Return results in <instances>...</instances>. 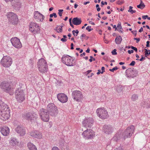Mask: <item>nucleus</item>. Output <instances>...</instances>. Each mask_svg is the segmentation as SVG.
Returning a JSON list of instances; mask_svg holds the SVG:
<instances>
[{
	"label": "nucleus",
	"mask_w": 150,
	"mask_h": 150,
	"mask_svg": "<svg viewBox=\"0 0 150 150\" xmlns=\"http://www.w3.org/2000/svg\"><path fill=\"white\" fill-rule=\"evenodd\" d=\"M8 106L3 103L0 105V119L3 120H8L10 117V112Z\"/></svg>",
	"instance_id": "obj_1"
},
{
	"label": "nucleus",
	"mask_w": 150,
	"mask_h": 150,
	"mask_svg": "<svg viewBox=\"0 0 150 150\" xmlns=\"http://www.w3.org/2000/svg\"><path fill=\"white\" fill-rule=\"evenodd\" d=\"M61 60L62 62L67 66H72L75 64L74 59L67 55H63Z\"/></svg>",
	"instance_id": "obj_2"
},
{
	"label": "nucleus",
	"mask_w": 150,
	"mask_h": 150,
	"mask_svg": "<svg viewBox=\"0 0 150 150\" xmlns=\"http://www.w3.org/2000/svg\"><path fill=\"white\" fill-rule=\"evenodd\" d=\"M38 65L39 70L40 72L44 73L47 71V65L45 60L44 59H40Z\"/></svg>",
	"instance_id": "obj_3"
},
{
	"label": "nucleus",
	"mask_w": 150,
	"mask_h": 150,
	"mask_svg": "<svg viewBox=\"0 0 150 150\" xmlns=\"http://www.w3.org/2000/svg\"><path fill=\"white\" fill-rule=\"evenodd\" d=\"M38 113L40 118L42 121L47 122L49 120V115L46 109L41 108L40 109Z\"/></svg>",
	"instance_id": "obj_4"
},
{
	"label": "nucleus",
	"mask_w": 150,
	"mask_h": 150,
	"mask_svg": "<svg viewBox=\"0 0 150 150\" xmlns=\"http://www.w3.org/2000/svg\"><path fill=\"white\" fill-rule=\"evenodd\" d=\"M8 21L12 24L15 25L18 23V18L17 15L15 13L9 12L6 14Z\"/></svg>",
	"instance_id": "obj_5"
},
{
	"label": "nucleus",
	"mask_w": 150,
	"mask_h": 150,
	"mask_svg": "<svg viewBox=\"0 0 150 150\" xmlns=\"http://www.w3.org/2000/svg\"><path fill=\"white\" fill-rule=\"evenodd\" d=\"M96 112L97 116L102 119H105L108 117V112L105 108H102L97 109Z\"/></svg>",
	"instance_id": "obj_6"
},
{
	"label": "nucleus",
	"mask_w": 150,
	"mask_h": 150,
	"mask_svg": "<svg viewBox=\"0 0 150 150\" xmlns=\"http://www.w3.org/2000/svg\"><path fill=\"white\" fill-rule=\"evenodd\" d=\"M25 94L23 90L18 88L15 92V97L17 101L19 103L23 102L25 99Z\"/></svg>",
	"instance_id": "obj_7"
},
{
	"label": "nucleus",
	"mask_w": 150,
	"mask_h": 150,
	"mask_svg": "<svg viewBox=\"0 0 150 150\" xmlns=\"http://www.w3.org/2000/svg\"><path fill=\"white\" fill-rule=\"evenodd\" d=\"M12 62L11 58L7 56H4L1 62V65L5 67H9L12 64Z\"/></svg>",
	"instance_id": "obj_8"
},
{
	"label": "nucleus",
	"mask_w": 150,
	"mask_h": 150,
	"mask_svg": "<svg viewBox=\"0 0 150 150\" xmlns=\"http://www.w3.org/2000/svg\"><path fill=\"white\" fill-rule=\"evenodd\" d=\"M47 110L50 115L54 116L56 115L57 112V107L53 103H51L47 105Z\"/></svg>",
	"instance_id": "obj_9"
},
{
	"label": "nucleus",
	"mask_w": 150,
	"mask_h": 150,
	"mask_svg": "<svg viewBox=\"0 0 150 150\" xmlns=\"http://www.w3.org/2000/svg\"><path fill=\"white\" fill-rule=\"evenodd\" d=\"M23 117L28 121H32L34 119H36L38 115L33 112L25 113L23 115Z\"/></svg>",
	"instance_id": "obj_10"
},
{
	"label": "nucleus",
	"mask_w": 150,
	"mask_h": 150,
	"mask_svg": "<svg viewBox=\"0 0 150 150\" xmlns=\"http://www.w3.org/2000/svg\"><path fill=\"white\" fill-rule=\"evenodd\" d=\"M134 127V126L131 125L127 128L123 134V136L124 139L130 137L132 134Z\"/></svg>",
	"instance_id": "obj_11"
},
{
	"label": "nucleus",
	"mask_w": 150,
	"mask_h": 150,
	"mask_svg": "<svg viewBox=\"0 0 150 150\" xmlns=\"http://www.w3.org/2000/svg\"><path fill=\"white\" fill-rule=\"evenodd\" d=\"M29 30L34 34L40 32V29L39 26L34 22L30 23L29 26Z\"/></svg>",
	"instance_id": "obj_12"
},
{
	"label": "nucleus",
	"mask_w": 150,
	"mask_h": 150,
	"mask_svg": "<svg viewBox=\"0 0 150 150\" xmlns=\"http://www.w3.org/2000/svg\"><path fill=\"white\" fill-rule=\"evenodd\" d=\"M73 98L76 101H80L83 98L82 93L79 91L76 90L73 91L72 94Z\"/></svg>",
	"instance_id": "obj_13"
},
{
	"label": "nucleus",
	"mask_w": 150,
	"mask_h": 150,
	"mask_svg": "<svg viewBox=\"0 0 150 150\" xmlns=\"http://www.w3.org/2000/svg\"><path fill=\"white\" fill-rule=\"evenodd\" d=\"M11 41L13 46L17 49L20 48L22 47L20 40L17 37L12 38L11 39Z\"/></svg>",
	"instance_id": "obj_14"
},
{
	"label": "nucleus",
	"mask_w": 150,
	"mask_h": 150,
	"mask_svg": "<svg viewBox=\"0 0 150 150\" xmlns=\"http://www.w3.org/2000/svg\"><path fill=\"white\" fill-rule=\"evenodd\" d=\"M95 135V133L92 129H87L83 133V136L85 139H91Z\"/></svg>",
	"instance_id": "obj_15"
},
{
	"label": "nucleus",
	"mask_w": 150,
	"mask_h": 150,
	"mask_svg": "<svg viewBox=\"0 0 150 150\" xmlns=\"http://www.w3.org/2000/svg\"><path fill=\"white\" fill-rule=\"evenodd\" d=\"M94 122L93 119L91 117L85 118L83 122V126L87 127H91L93 125Z\"/></svg>",
	"instance_id": "obj_16"
},
{
	"label": "nucleus",
	"mask_w": 150,
	"mask_h": 150,
	"mask_svg": "<svg viewBox=\"0 0 150 150\" xmlns=\"http://www.w3.org/2000/svg\"><path fill=\"white\" fill-rule=\"evenodd\" d=\"M126 74L127 77L132 78L136 76L137 74L136 71L132 68L127 69L126 71Z\"/></svg>",
	"instance_id": "obj_17"
},
{
	"label": "nucleus",
	"mask_w": 150,
	"mask_h": 150,
	"mask_svg": "<svg viewBox=\"0 0 150 150\" xmlns=\"http://www.w3.org/2000/svg\"><path fill=\"white\" fill-rule=\"evenodd\" d=\"M57 97L59 101L62 103H65L67 101L68 97L64 93L58 94Z\"/></svg>",
	"instance_id": "obj_18"
},
{
	"label": "nucleus",
	"mask_w": 150,
	"mask_h": 150,
	"mask_svg": "<svg viewBox=\"0 0 150 150\" xmlns=\"http://www.w3.org/2000/svg\"><path fill=\"white\" fill-rule=\"evenodd\" d=\"M103 131L106 134H109L112 132L113 128L111 125H105L103 126Z\"/></svg>",
	"instance_id": "obj_19"
},
{
	"label": "nucleus",
	"mask_w": 150,
	"mask_h": 150,
	"mask_svg": "<svg viewBox=\"0 0 150 150\" xmlns=\"http://www.w3.org/2000/svg\"><path fill=\"white\" fill-rule=\"evenodd\" d=\"M1 88L6 92H8L11 89L10 86L8 83L6 82H3L0 85Z\"/></svg>",
	"instance_id": "obj_20"
},
{
	"label": "nucleus",
	"mask_w": 150,
	"mask_h": 150,
	"mask_svg": "<svg viewBox=\"0 0 150 150\" xmlns=\"http://www.w3.org/2000/svg\"><path fill=\"white\" fill-rule=\"evenodd\" d=\"M30 134L31 136L37 139H41L42 138L41 132L38 131L31 132Z\"/></svg>",
	"instance_id": "obj_21"
},
{
	"label": "nucleus",
	"mask_w": 150,
	"mask_h": 150,
	"mask_svg": "<svg viewBox=\"0 0 150 150\" xmlns=\"http://www.w3.org/2000/svg\"><path fill=\"white\" fill-rule=\"evenodd\" d=\"M16 131L21 136L24 135L25 133L24 129L21 126H18L16 128Z\"/></svg>",
	"instance_id": "obj_22"
},
{
	"label": "nucleus",
	"mask_w": 150,
	"mask_h": 150,
	"mask_svg": "<svg viewBox=\"0 0 150 150\" xmlns=\"http://www.w3.org/2000/svg\"><path fill=\"white\" fill-rule=\"evenodd\" d=\"M34 18L35 19H38L40 21H42L44 19V16L42 14L38 11L35 12Z\"/></svg>",
	"instance_id": "obj_23"
},
{
	"label": "nucleus",
	"mask_w": 150,
	"mask_h": 150,
	"mask_svg": "<svg viewBox=\"0 0 150 150\" xmlns=\"http://www.w3.org/2000/svg\"><path fill=\"white\" fill-rule=\"evenodd\" d=\"M1 132L2 134L4 136H7L9 133L10 129L8 127H4L1 129Z\"/></svg>",
	"instance_id": "obj_24"
},
{
	"label": "nucleus",
	"mask_w": 150,
	"mask_h": 150,
	"mask_svg": "<svg viewBox=\"0 0 150 150\" xmlns=\"http://www.w3.org/2000/svg\"><path fill=\"white\" fill-rule=\"evenodd\" d=\"M81 22V18L77 17L74 18L72 20L73 24L76 25H78L80 24Z\"/></svg>",
	"instance_id": "obj_25"
},
{
	"label": "nucleus",
	"mask_w": 150,
	"mask_h": 150,
	"mask_svg": "<svg viewBox=\"0 0 150 150\" xmlns=\"http://www.w3.org/2000/svg\"><path fill=\"white\" fill-rule=\"evenodd\" d=\"M122 137L121 133L120 131H119L117 133L115 134L114 137H113L112 139L114 141H117L120 139Z\"/></svg>",
	"instance_id": "obj_26"
},
{
	"label": "nucleus",
	"mask_w": 150,
	"mask_h": 150,
	"mask_svg": "<svg viewBox=\"0 0 150 150\" xmlns=\"http://www.w3.org/2000/svg\"><path fill=\"white\" fill-rule=\"evenodd\" d=\"M18 143V142L16 138H11L9 142L10 145L13 146H15L17 145Z\"/></svg>",
	"instance_id": "obj_27"
},
{
	"label": "nucleus",
	"mask_w": 150,
	"mask_h": 150,
	"mask_svg": "<svg viewBox=\"0 0 150 150\" xmlns=\"http://www.w3.org/2000/svg\"><path fill=\"white\" fill-rule=\"evenodd\" d=\"M27 146L28 150H37L36 146L31 142L28 143Z\"/></svg>",
	"instance_id": "obj_28"
},
{
	"label": "nucleus",
	"mask_w": 150,
	"mask_h": 150,
	"mask_svg": "<svg viewBox=\"0 0 150 150\" xmlns=\"http://www.w3.org/2000/svg\"><path fill=\"white\" fill-rule=\"evenodd\" d=\"M122 40V38L120 36L117 37L115 39V42L116 44L119 45L120 44Z\"/></svg>",
	"instance_id": "obj_29"
},
{
	"label": "nucleus",
	"mask_w": 150,
	"mask_h": 150,
	"mask_svg": "<svg viewBox=\"0 0 150 150\" xmlns=\"http://www.w3.org/2000/svg\"><path fill=\"white\" fill-rule=\"evenodd\" d=\"M142 106L143 107L145 108H150V103L149 101H147V102H144L142 103Z\"/></svg>",
	"instance_id": "obj_30"
},
{
	"label": "nucleus",
	"mask_w": 150,
	"mask_h": 150,
	"mask_svg": "<svg viewBox=\"0 0 150 150\" xmlns=\"http://www.w3.org/2000/svg\"><path fill=\"white\" fill-rule=\"evenodd\" d=\"M15 1V3L14 6L17 8H21V5L19 1L18 0H16Z\"/></svg>",
	"instance_id": "obj_31"
},
{
	"label": "nucleus",
	"mask_w": 150,
	"mask_h": 150,
	"mask_svg": "<svg viewBox=\"0 0 150 150\" xmlns=\"http://www.w3.org/2000/svg\"><path fill=\"white\" fill-rule=\"evenodd\" d=\"M131 98L133 101H135L138 99V96L136 94H133Z\"/></svg>",
	"instance_id": "obj_32"
},
{
	"label": "nucleus",
	"mask_w": 150,
	"mask_h": 150,
	"mask_svg": "<svg viewBox=\"0 0 150 150\" xmlns=\"http://www.w3.org/2000/svg\"><path fill=\"white\" fill-rule=\"evenodd\" d=\"M122 86H117V91L118 92H120L122 91Z\"/></svg>",
	"instance_id": "obj_33"
},
{
	"label": "nucleus",
	"mask_w": 150,
	"mask_h": 150,
	"mask_svg": "<svg viewBox=\"0 0 150 150\" xmlns=\"http://www.w3.org/2000/svg\"><path fill=\"white\" fill-rule=\"evenodd\" d=\"M145 5L144 4H140L137 6L138 8H139L141 9H142L145 7Z\"/></svg>",
	"instance_id": "obj_34"
},
{
	"label": "nucleus",
	"mask_w": 150,
	"mask_h": 150,
	"mask_svg": "<svg viewBox=\"0 0 150 150\" xmlns=\"http://www.w3.org/2000/svg\"><path fill=\"white\" fill-rule=\"evenodd\" d=\"M53 16H54V18L57 17V15L55 13H53L50 15V18H52Z\"/></svg>",
	"instance_id": "obj_35"
},
{
	"label": "nucleus",
	"mask_w": 150,
	"mask_h": 150,
	"mask_svg": "<svg viewBox=\"0 0 150 150\" xmlns=\"http://www.w3.org/2000/svg\"><path fill=\"white\" fill-rule=\"evenodd\" d=\"M63 10L62 9H59L58 10V13L60 16H61L62 15V12Z\"/></svg>",
	"instance_id": "obj_36"
},
{
	"label": "nucleus",
	"mask_w": 150,
	"mask_h": 150,
	"mask_svg": "<svg viewBox=\"0 0 150 150\" xmlns=\"http://www.w3.org/2000/svg\"><path fill=\"white\" fill-rule=\"evenodd\" d=\"M117 29H122V28L121 25V23L119 22L117 26Z\"/></svg>",
	"instance_id": "obj_37"
},
{
	"label": "nucleus",
	"mask_w": 150,
	"mask_h": 150,
	"mask_svg": "<svg viewBox=\"0 0 150 150\" xmlns=\"http://www.w3.org/2000/svg\"><path fill=\"white\" fill-rule=\"evenodd\" d=\"M86 29L89 32H90L93 29H91V26H88L86 27Z\"/></svg>",
	"instance_id": "obj_38"
},
{
	"label": "nucleus",
	"mask_w": 150,
	"mask_h": 150,
	"mask_svg": "<svg viewBox=\"0 0 150 150\" xmlns=\"http://www.w3.org/2000/svg\"><path fill=\"white\" fill-rule=\"evenodd\" d=\"M145 55L146 57H147L149 55V54H148L149 52L147 49H145Z\"/></svg>",
	"instance_id": "obj_39"
},
{
	"label": "nucleus",
	"mask_w": 150,
	"mask_h": 150,
	"mask_svg": "<svg viewBox=\"0 0 150 150\" xmlns=\"http://www.w3.org/2000/svg\"><path fill=\"white\" fill-rule=\"evenodd\" d=\"M118 69L117 67H116L114 68H113L112 69H110L109 71H112L113 72L114 71Z\"/></svg>",
	"instance_id": "obj_40"
},
{
	"label": "nucleus",
	"mask_w": 150,
	"mask_h": 150,
	"mask_svg": "<svg viewBox=\"0 0 150 150\" xmlns=\"http://www.w3.org/2000/svg\"><path fill=\"white\" fill-rule=\"evenodd\" d=\"M116 49H114L112 51V53L113 55H116L117 54V53L116 52Z\"/></svg>",
	"instance_id": "obj_41"
},
{
	"label": "nucleus",
	"mask_w": 150,
	"mask_h": 150,
	"mask_svg": "<svg viewBox=\"0 0 150 150\" xmlns=\"http://www.w3.org/2000/svg\"><path fill=\"white\" fill-rule=\"evenodd\" d=\"M128 12L131 13V14H133L134 13H135L136 12V11L133 10L132 9V10H128Z\"/></svg>",
	"instance_id": "obj_42"
},
{
	"label": "nucleus",
	"mask_w": 150,
	"mask_h": 150,
	"mask_svg": "<svg viewBox=\"0 0 150 150\" xmlns=\"http://www.w3.org/2000/svg\"><path fill=\"white\" fill-rule=\"evenodd\" d=\"M135 62L134 61H132L129 64V65L132 66H134L135 64Z\"/></svg>",
	"instance_id": "obj_43"
},
{
	"label": "nucleus",
	"mask_w": 150,
	"mask_h": 150,
	"mask_svg": "<svg viewBox=\"0 0 150 150\" xmlns=\"http://www.w3.org/2000/svg\"><path fill=\"white\" fill-rule=\"evenodd\" d=\"M63 27V26H61L60 27V28H59V31H57V32L58 33H61L62 32V27Z\"/></svg>",
	"instance_id": "obj_44"
},
{
	"label": "nucleus",
	"mask_w": 150,
	"mask_h": 150,
	"mask_svg": "<svg viewBox=\"0 0 150 150\" xmlns=\"http://www.w3.org/2000/svg\"><path fill=\"white\" fill-rule=\"evenodd\" d=\"M131 48L132 49H133V50H134L136 52H137V49L136 47H134L133 46H131Z\"/></svg>",
	"instance_id": "obj_45"
},
{
	"label": "nucleus",
	"mask_w": 150,
	"mask_h": 150,
	"mask_svg": "<svg viewBox=\"0 0 150 150\" xmlns=\"http://www.w3.org/2000/svg\"><path fill=\"white\" fill-rule=\"evenodd\" d=\"M52 150H59V148L57 147L54 146V147H53L52 148Z\"/></svg>",
	"instance_id": "obj_46"
},
{
	"label": "nucleus",
	"mask_w": 150,
	"mask_h": 150,
	"mask_svg": "<svg viewBox=\"0 0 150 150\" xmlns=\"http://www.w3.org/2000/svg\"><path fill=\"white\" fill-rule=\"evenodd\" d=\"M105 67H103L101 68L102 72H101V73L103 74L104 72H105Z\"/></svg>",
	"instance_id": "obj_47"
},
{
	"label": "nucleus",
	"mask_w": 150,
	"mask_h": 150,
	"mask_svg": "<svg viewBox=\"0 0 150 150\" xmlns=\"http://www.w3.org/2000/svg\"><path fill=\"white\" fill-rule=\"evenodd\" d=\"M93 18L91 19V21H89V23H90L92 25H95V24H94V23L93 22H92V21H93Z\"/></svg>",
	"instance_id": "obj_48"
},
{
	"label": "nucleus",
	"mask_w": 150,
	"mask_h": 150,
	"mask_svg": "<svg viewBox=\"0 0 150 150\" xmlns=\"http://www.w3.org/2000/svg\"><path fill=\"white\" fill-rule=\"evenodd\" d=\"M128 52L129 54H131L133 53L134 51L133 50H128Z\"/></svg>",
	"instance_id": "obj_49"
},
{
	"label": "nucleus",
	"mask_w": 150,
	"mask_h": 150,
	"mask_svg": "<svg viewBox=\"0 0 150 150\" xmlns=\"http://www.w3.org/2000/svg\"><path fill=\"white\" fill-rule=\"evenodd\" d=\"M137 31L136 30L135 31H132V33L134 35H135V36H136L137 34Z\"/></svg>",
	"instance_id": "obj_50"
},
{
	"label": "nucleus",
	"mask_w": 150,
	"mask_h": 150,
	"mask_svg": "<svg viewBox=\"0 0 150 150\" xmlns=\"http://www.w3.org/2000/svg\"><path fill=\"white\" fill-rule=\"evenodd\" d=\"M86 35L85 34H83L82 35L81 37H80V38L81 39V40H82L83 39V38H82L83 37H84V38H85L86 37Z\"/></svg>",
	"instance_id": "obj_51"
},
{
	"label": "nucleus",
	"mask_w": 150,
	"mask_h": 150,
	"mask_svg": "<svg viewBox=\"0 0 150 150\" xmlns=\"http://www.w3.org/2000/svg\"><path fill=\"white\" fill-rule=\"evenodd\" d=\"M134 40H137L136 42L137 43H138L140 41V39L139 38H134Z\"/></svg>",
	"instance_id": "obj_52"
},
{
	"label": "nucleus",
	"mask_w": 150,
	"mask_h": 150,
	"mask_svg": "<svg viewBox=\"0 0 150 150\" xmlns=\"http://www.w3.org/2000/svg\"><path fill=\"white\" fill-rule=\"evenodd\" d=\"M124 3L123 1H118L117 2V4L119 5H121Z\"/></svg>",
	"instance_id": "obj_53"
},
{
	"label": "nucleus",
	"mask_w": 150,
	"mask_h": 150,
	"mask_svg": "<svg viewBox=\"0 0 150 150\" xmlns=\"http://www.w3.org/2000/svg\"><path fill=\"white\" fill-rule=\"evenodd\" d=\"M150 42L149 41H148L146 42V47H149V44Z\"/></svg>",
	"instance_id": "obj_54"
},
{
	"label": "nucleus",
	"mask_w": 150,
	"mask_h": 150,
	"mask_svg": "<svg viewBox=\"0 0 150 150\" xmlns=\"http://www.w3.org/2000/svg\"><path fill=\"white\" fill-rule=\"evenodd\" d=\"M61 41H62V42H66L67 41V40L66 39H65V38H62L61 39Z\"/></svg>",
	"instance_id": "obj_55"
},
{
	"label": "nucleus",
	"mask_w": 150,
	"mask_h": 150,
	"mask_svg": "<svg viewBox=\"0 0 150 150\" xmlns=\"http://www.w3.org/2000/svg\"><path fill=\"white\" fill-rule=\"evenodd\" d=\"M148 16L147 15L143 16L142 18L143 19H146V18H147Z\"/></svg>",
	"instance_id": "obj_56"
},
{
	"label": "nucleus",
	"mask_w": 150,
	"mask_h": 150,
	"mask_svg": "<svg viewBox=\"0 0 150 150\" xmlns=\"http://www.w3.org/2000/svg\"><path fill=\"white\" fill-rule=\"evenodd\" d=\"M145 59V57H143V56H142V57L141 58L139 59L140 61H142L143 60V59Z\"/></svg>",
	"instance_id": "obj_57"
},
{
	"label": "nucleus",
	"mask_w": 150,
	"mask_h": 150,
	"mask_svg": "<svg viewBox=\"0 0 150 150\" xmlns=\"http://www.w3.org/2000/svg\"><path fill=\"white\" fill-rule=\"evenodd\" d=\"M86 54V53L85 52H84L82 54H80V56L81 57H83V56H85Z\"/></svg>",
	"instance_id": "obj_58"
},
{
	"label": "nucleus",
	"mask_w": 150,
	"mask_h": 150,
	"mask_svg": "<svg viewBox=\"0 0 150 150\" xmlns=\"http://www.w3.org/2000/svg\"><path fill=\"white\" fill-rule=\"evenodd\" d=\"M143 28L142 27H141L140 29L139 30V32H141L143 31Z\"/></svg>",
	"instance_id": "obj_59"
},
{
	"label": "nucleus",
	"mask_w": 150,
	"mask_h": 150,
	"mask_svg": "<svg viewBox=\"0 0 150 150\" xmlns=\"http://www.w3.org/2000/svg\"><path fill=\"white\" fill-rule=\"evenodd\" d=\"M73 44L72 43H71V50H73L74 49V47H73Z\"/></svg>",
	"instance_id": "obj_60"
},
{
	"label": "nucleus",
	"mask_w": 150,
	"mask_h": 150,
	"mask_svg": "<svg viewBox=\"0 0 150 150\" xmlns=\"http://www.w3.org/2000/svg\"><path fill=\"white\" fill-rule=\"evenodd\" d=\"M115 150H123L121 148H116Z\"/></svg>",
	"instance_id": "obj_61"
},
{
	"label": "nucleus",
	"mask_w": 150,
	"mask_h": 150,
	"mask_svg": "<svg viewBox=\"0 0 150 150\" xmlns=\"http://www.w3.org/2000/svg\"><path fill=\"white\" fill-rule=\"evenodd\" d=\"M75 33H76V36H77V35L79 33V31L77 30H75Z\"/></svg>",
	"instance_id": "obj_62"
},
{
	"label": "nucleus",
	"mask_w": 150,
	"mask_h": 150,
	"mask_svg": "<svg viewBox=\"0 0 150 150\" xmlns=\"http://www.w3.org/2000/svg\"><path fill=\"white\" fill-rule=\"evenodd\" d=\"M55 30L57 32V31H59V28H58L57 27H56L55 29Z\"/></svg>",
	"instance_id": "obj_63"
},
{
	"label": "nucleus",
	"mask_w": 150,
	"mask_h": 150,
	"mask_svg": "<svg viewBox=\"0 0 150 150\" xmlns=\"http://www.w3.org/2000/svg\"><path fill=\"white\" fill-rule=\"evenodd\" d=\"M91 71V70H88L86 72L87 74H89L90 73Z\"/></svg>",
	"instance_id": "obj_64"
}]
</instances>
